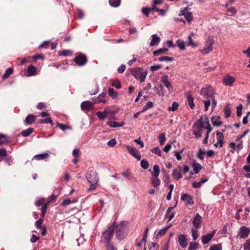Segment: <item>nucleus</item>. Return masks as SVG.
I'll return each mask as SVG.
<instances>
[{"label":"nucleus","mask_w":250,"mask_h":250,"mask_svg":"<svg viewBox=\"0 0 250 250\" xmlns=\"http://www.w3.org/2000/svg\"><path fill=\"white\" fill-rule=\"evenodd\" d=\"M72 54V52L69 50H63L59 53V55L61 56H70Z\"/></svg>","instance_id":"54"},{"label":"nucleus","mask_w":250,"mask_h":250,"mask_svg":"<svg viewBox=\"0 0 250 250\" xmlns=\"http://www.w3.org/2000/svg\"><path fill=\"white\" fill-rule=\"evenodd\" d=\"M126 148L127 150L130 152V153L135 158H136L138 160H140L141 156L138 153L137 149L135 147H132L129 146H126Z\"/></svg>","instance_id":"14"},{"label":"nucleus","mask_w":250,"mask_h":250,"mask_svg":"<svg viewBox=\"0 0 250 250\" xmlns=\"http://www.w3.org/2000/svg\"><path fill=\"white\" fill-rule=\"evenodd\" d=\"M86 178L88 182L90 184L88 190L95 189L98 185L99 179L97 173L94 170H91L86 175Z\"/></svg>","instance_id":"1"},{"label":"nucleus","mask_w":250,"mask_h":250,"mask_svg":"<svg viewBox=\"0 0 250 250\" xmlns=\"http://www.w3.org/2000/svg\"><path fill=\"white\" fill-rule=\"evenodd\" d=\"M56 124H57V126L60 127L61 129H62L63 131L67 129L70 128V127L69 126H68V125H66L61 124V123H59L58 122H57Z\"/></svg>","instance_id":"56"},{"label":"nucleus","mask_w":250,"mask_h":250,"mask_svg":"<svg viewBox=\"0 0 250 250\" xmlns=\"http://www.w3.org/2000/svg\"><path fill=\"white\" fill-rule=\"evenodd\" d=\"M198 243L194 242H191L189 244L188 250H196L198 248Z\"/></svg>","instance_id":"48"},{"label":"nucleus","mask_w":250,"mask_h":250,"mask_svg":"<svg viewBox=\"0 0 250 250\" xmlns=\"http://www.w3.org/2000/svg\"><path fill=\"white\" fill-rule=\"evenodd\" d=\"M211 121L214 126H219L222 124V122L220 120V116L212 117Z\"/></svg>","instance_id":"25"},{"label":"nucleus","mask_w":250,"mask_h":250,"mask_svg":"<svg viewBox=\"0 0 250 250\" xmlns=\"http://www.w3.org/2000/svg\"><path fill=\"white\" fill-rule=\"evenodd\" d=\"M181 200L184 201H187V204L191 206H192L194 204V202L192 197L188 194H182L181 196Z\"/></svg>","instance_id":"18"},{"label":"nucleus","mask_w":250,"mask_h":250,"mask_svg":"<svg viewBox=\"0 0 250 250\" xmlns=\"http://www.w3.org/2000/svg\"><path fill=\"white\" fill-rule=\"evenodd\" d=\"M205 154V151H203L202 149L200 148L198 150V152L197 153L198 158L203 161L204 160L203 155Z\"/></svg>","instance_id":"52"},{"label":"nucleus","mask_w":250,"mask_h":250,"mask_svg":"<svg viewBox=\"0 0 250 250\" xmlns=\"http://www.w3.org/2000/svg\"><path fill=\"white\" fill-rule=\"evenodd\" d=\"M115 223L108 227L101 236V241L105 244L112 243L111 239L113 236V232L115 229Z\"/></svg>","instance_id":"2"},{"label":"nucleus","mask_w":250,"mask_h":250,"mask_svg":"<svg viewBox=\"0 0 250 250\" xmlns=\"http://www.w3.org/2000/svg\"><path fill=\"white\" fill-rule=\"evenodd\" d=\"M122 175L124 177L127 178L129 180L133 179L132 177L130 172L128 169L126 170L124 172L122 173Z\"/></svg>","instance_id":"50"},{"label":"nucleus","mask_w":250,"mask_h":250,"mask_svg":"<svg viewBox=\"0 0 250 250\" xmlns=\"http://www.w3.org/2000/svg\"><path fill=\"white\" fill-rule=\"evenodd\" d=\"M13 72V69L12 68H8L5 72L4 74L2 76V78L5 79L9 77L10 75H11Z\"/></svg>","instance_id":"38"},{"label":"nucleus","mask_w":250,"mask_h":250,"mask_svg":"<svg viewBox=\"0 0 250 250\" xmlns=\"http://www.w3.org/2000/svg\"><path fill=\"white\" fill-rule=\"evenodd\" d=\"M216 233V230H213L211 233H208L202 237V242L204 244H208L213 237Z\"/></svg>","instance_id":"10"},{"label":"nucleus","mask_w":250,"mask_h":250,"mask_svg":"<svg viewBox=\"0 0 250 250\" xmlns=\"http://www.w3.org/2000/svg\"><path fill=\"white\" fill-rule=\"evenodd\" d=\"M200 94L205 98L210 99L215 97L216 93L212 86L208 85L201 89Z\"/></svg>","instance_id":"5"},{"label":"nucleus","mask_w":250,"mask_h":250,"mask_svg":"<svg viewBox=\"0 0 250 250\" xmlns=\"http://www.w3.org/2000/svg\"><path fill=\"white\" fill-rule=\"evenodd\" d=\"M202 222L201 216L199 214L197 213L192 221L193 226L196 229L199 228L201 226Z\"/></svg>","instance_id":"15"},{"label":"nucleus","mask_w":250,"mask_h":250,"mask_svg":"<svg viewBox=\"0 0 250 250\" xmlns=\"http://www.w3.org/2000/svg\"><path fill=\"white\" fill-rule=\"evenodd\" d=\"M208 178H206L204 179H202L199 182H194L192 183V186L194 188H199L201 187L202 184L205 183V182L208 181Z\"/></svg>","instance_id":"26"},{"label":"nucleus","mask_w":250,"mask_h":250,"mask_svg":"<svg viewBox=\"0 0 250 250\" xmlns=\"http://www.w3.org/2000/svg\"><path fill=\"white\" fill-rule=\"evenodd\" d=\"M174 207H169L167 208L166 214V217L168 218V222H169L175 216V213L171 212Z\"/></svg>","instance_id":"23"},{"label":"nucleus","mask_w":250,"mask_h":250,"mask_svg":"<svg viewBox=\"0 0 250 250\" xmlns=\"http://www.w3.org/2000/svg\"><path fill=\"white\" fill-rule=\"evenodd\" d=\"M108 95L113 99H115L118 96V93L113 88L108 89Z\"/></svg>","instance_id":"31"},{"label":"nucleus","mask_w":250,"mask_h":250,"mask_svg":"<svg viewBox=\"0 0 250 250\" xmlns=\"http://www.w3.org/2000/svg\"><path fill=\"white\" fill-rule=\"evenodd\" d=\"M49 153L48 152H45L42 154H40L36 155L34 156V159L40 161L45 159L49 157Z\"/></svg>","instance_id":"27"},{"label":"nucleus","mask_w":250,"mask_h":250,"mask_svg":"<svg viewBox=\"0 0 250 250\" xmlns=\"http://www.w3.org/2000/svg\"><path fill=\"white\" fill-rule=\"evenodd\" d=\"M206 120H207V126H204L203 127L204 128L207 129L208 130L206 134L208 135H209V134L210 133V132L212 130V128L210 126V125H209V120H208V118H206Z\"/></svg>","instance_id":"53"},{"label":"nucleus","mask_w":250,"mask_h":250,"mask_svg":"<svg viewBox=\"0 0 250 250\" xmlns=\"http://www.w3.org/2000/svg\"><path fill=\"white\" fill-rule=\"evenodd\" d=\"M235 81V78L229 75L225 76L223 79V83L228 86H231Z\"/></svg>","instance_id":"11"},{"label":"nucleus","mask_w":250,"mask_h":250,"mask_svg":"<svg viewBox=\"0 0 250 250\" xmlns=\"http://www.w3.org/2000/svg\"><path fill=\"white\" fill-rule=\"evenodd\" d=\"M192 167L194 170V173L195 174H197L199 173V170L202 169L203 167L202 166L199 164L198 163L194 162L192 164Z\"/></svg>","instance_id":"28"},{"label":"nucleus","mask_w":250,"mask_h":250,"mask_svg":"<svg viewBox=\"0 0 250 250\" xmlns=\"http://www.w3.org/2000/svg\"><path fill=\"white\" fill-rule=\"evenodd\" d=\"M7 143L6 140L5 136L3 134H0V145H2Z\"/></svg>","instance_id":"59"},{"label":"nucleus","mask_w":250,"mask_h":250,"mask_svg":"<svg viewBox=\"0 0 250 250\" xmlns=\"http://www.w3.org/2000/svg\"><path fill=\"white\" fill-rule=\"evenodd\" d=\"M34 131V129L32 127H29L25 130H23L21 132V134L23 137L29 136Z\"/></svg>","instance_id":"30"},{"label":"nucleus","mask_w":250,"mask_h":250,"mask_svg":"<svg viewBox=\"0 0 250 250\" xmlns=\"http://www.w3.org/2000/svg\"><path fill=\"white\" fill-rule=\"evenodd\" d=\"M250 233V229L249 228L243 226L241 227L238 235L241 239H245L248 237Z\"/></svg>","instance_id":"9"},{"label":"nucleus","mask_w":250,"mask_h":250,"mask_svg":"<svg viewBox=\"0 0 250 250\" xmlns=\"http://www.w3.org/2000/svg\"><path fill=\"white\" fill-rule=\"evenodd\" d=\"M176 45L181 49L184 50L185 49V42L182 40L178 39L176 41Z\"/></svg>","instance_id":"35"},{"label":"nucleus","mask_w":250,"mask_h":250,"mask_svg":"<svg viewBox=\"0 0 250 250\" xmlns=\"http://www.w3.org/2000/svg\"><path fill=\"white\" fill-rule=\"evenodd\" d=\"M166 229L163 228L162 229L159 230L156 234V237L158 238L159 237H161L163 236L166 232Z\"/></svg>","instance_id":"63"},{"label":"nucleus","mask_w":250,"mask_h":250,"mask_svg":"<svg viewBox=\"0 0 250 250\" xmlns=\"http://www.w3.org/2000/svg\"><path fill=\"white\" fill-rule=\"evenodd\" d=\"M36 68L35 66L31 65L27 69V75L28 76H34L36 74Z\"/></svg>","instance_id":"29"},{"label":"nucleus","mask_w":250,"mask_h":250,"mask_svg":"<svg viewBox=\"0 0 250 250\" xmlns=\"http://www.w3.org/2000/svg\"><path fill=\"white\" fill-rule=\"evenodd\" d=\"M121 0H109L110 5L113 7H118L119 6Z\"/></svg>","instance_id":"33"},{"label":"nucleus","mask_w":250,"mask_h":250,"mask_svg":"<svg viewBox=\"0 0 250 250\" xmlns=\"http://www.w3.org/2000/svg\"><path fill=\"white\" fill-rule=\"evenodd\" d=\"M183 15L184 16L188 23H190L193 20L192 13L188 11L187 13L183 14Z\"/></svg>","instance_id":"34"},{"label":"nucleus","mask_w":250,"mask_h":250,"mask_svg":"<svg viewBox=\"0 0 250 250\" xmlns=\"http://www.w3.org/2000/svg\"><path fill=\"white\" fill-rule=\"evenodd\" d=\"M216 136L217 142L220 143V147H222L224 144V135L222 132L217 131Z\"/></svg>","instance_id":"24"},{"label":"nucleus","mask_w":250,"mask_h":250,"mask_svg":"<svg viewBox=\"0 0 250 250\" xmlns=\"http://www.w3.org/2000/svg\"><path fill=\"white\" fill-rule=\"evenodd\" d=\"M202 125L203 122L201 121L200 122V125H198L197 123L194 124V127H196V128L194 129L193 131V134L197 138H199L202 136Z\"/></svg>","instance_id":"8"},{"label":"nucleus","mask_w":250,"mask_h":250,"mask_svg":"<svg viewBox=\"0 0 250 250\" xmlns=\"http://www.w3.org/2000/svg\"><path fill=\"white\" fill-rule=\"evenodd\" d=\"M151 40L150 42V46H153L158 45L160 42V38L157 34H153L151 37Z\"/></svg>","instance_id":"19"},{"label":"nucleus","mask_w":250,"mask_h":250,"mask_svg":"<svg viewBox=\"0 0 250 250\" xmlns=\"http://www.w3.org/2000/svg\"><path fill=\"white\" fill-rule=\"evenodd\" d=\"M36 118V116L33 114L28 115L24 120L25 124L26 125H31L34 122Z\"/></svg>","instance_id":"21"},{"label":"nucleus","mask_w":250,"mask_h":250,"mask_svg":"<svg viewBox=\"0 0 250 250\" xmlns=\"http://www.w3.org/2000/svg\"><path fill=\"white\" fill-rule=\"evenodd\" d=\"M178 242L180 246L183 248H185L188 246L187 239L185 235L180 234L178 236Z\"/></svg>","instance_id":"16"},{"label":"nucleus","mask_w":250,"mask_h":250,"mask_svg":"<svg viewBox=\"0 0 250 250\" xmlns=\"http://www.w3.org/2000/svg\"><path fill=\"white\" fill-rule=\"evenodd\" d=\"M39 124H47L52 123V121L50 118H47L44 120H39L38 122Z\"/></svg>","instance_id":"60"},{"label":"nucleus","mask_w":250,"mask_h":250,"mask_svg":"<svg viewBox=\"0 0 250 250\" xmlns=\"http://www.w3.org/2000/svg\"><path fill=\"white\" fill-rule=\"evenodd\" d=\"M191 232H192V236L193 238V240H196L199 234L198 233V230L196 229H191Z\"/></svg>","instance_id":"55"},{"label":"nucleus","mask_w":250,"mask_h":250,"mask_svg":"<svg viewBox=\"0 0 250 250\" xmlns=\"http://www.w3.org/2000/svg\"><path fill=\"white\" fill-rule=\"evenodd\" d=\"M96 114L98 118L101 120H104L106 116V114H104V110L103 112L98 111Z\"/></svg>","instance_id":"46"},{"label":"nucleus","mask_w":250,"mask_h":250,"mask_svg":"<svg viewBox=\"0 0 250 250\" xmlns=\"http://www.w3.org/2000/svg\"><path fill=\"white\" fill-rule=\"evenodd\" d=\"M152 183L154 187H157L160 186L161 181L158 177H154L152 178Z\"/></svg>","instance_id":"40"},{"label":"nucleus","mask_w":250,"mask_h":250,"mask_svg":"<svg viewBox=\"0 0 250 250\" xmlns=\"http://www.w3.org/2000/svg\"><path fill=\"white\" fill-rule=\"evenodd\" d=\"M209 250H222V244L219 243L213 245L210 247Z\"/></svg>","instance_id":"44"},{"label":"nucleus","mask_w":250,"mask_h":250,"mask_svg":"<svg viewBox=\"0 0 250 250\" xmlns=\"http://www.w3.org/2000/svg\"><path fill=\"white\" fill-rule=\"evenodd\" d=\"M160 62H171L174 59L173 57H170L168 56H162L160 57L158 59Z\"/></svg>","instance_id":"41"},{"label":"nucleus","mask_w":250,"mask_h":250,"mask_svg":"<svg viewBox=\"0 0 250 250\" xmlns=\"http://www.w3.org/2000/svg\"><path fill=\"white\" fill-rule=\"evenodd\" d=\"M107 124L110 127H117L123 126L125 125V123L124 122H114V121H109L107 122Z\"/></svg>","instance_id":"22"},{"label":"nucleus","mask_w":250,"mask_h":250,"mask_svg":"<svg viewBox=\"0 0 250 250\" xmlns=\"http://www.w3.org/2000/svg\"><path fill=\"white\" fill-rule=\"evenodd\" d=\"M93 103L89 101H84L81 103V107L83 111H89L93 108Z\"/></svg>","instance_id":"12"},{"label":"nucleus","mask_w":250,"mask_h":250,"mask_svg":"<svg viewBox=\"0 0 250 250\" xmlns=\"http://www.w3.org/2000/svg\"><path fill=\"white\" fill-rule=\"evenodd\" d=\"M215 43V40L213 37L208 36L205 42V45L203 48L200 50L201 52L204 55L208 54L213 50V45Z\"/></svg>","instance_id":"4"},{"label":"nucleus","mask_w":250,"mask_h":250,"mask_svg":"<svg viewBox=\"0 0 250 250\" xmlns=\"http://www.w3.org/2000/svg\"><path fill=\"white\" fill-rule=\"evenodd\" d=\"M132 74L137 79L139 80L140 83L144 82L145 81L147 75V71H143L142 68L138 67L132 70Z\"/></svg>","instance_id":"6"},{"label":"nucleus","mask_w":250,"mask_h":250,"mask_svg":"<svg viewBox=\"0 0 250 250\" xmlns=\"http://www.w3.org/2000/svg\"><path fill=\"white\" fill-rule=\"evenodd\" d=\"M105 92H102L101 94H99L98 96L96 98H92L94 104H99V103H105L106 102V100L105 99Z\"/></svg>","instance_id":"13"},{"label":"nucleus","mask_w":250,"mask_h":250,"mask_svg":"<svg viewBox=\"0 0 250 250\" xmlns=\"http://www.w3.org/2000/svg\"><path fill=\"white\" fill-rule=\"evenodd\" d=\"M181 170L180 166H179L177 168L173 170L172 176L174 179L179 180L183 177L181 172Z\"/></svg>","instance_id":"17"},{"label":"nucleus","mask_w":250,"mask_h":250,"mask_svg":"<svg viewBox=\"0 0 250 250\" xmlns=\"http://www.w3.org/2000/svg\"><path fill=\"white\" fill-rule=\"evenodd\" d=\"M188 46H191L192 47H196L198 44L196 43L193 42L191 39V36H189L188 37V41L187 42Z\"/></svg>","instance_id":"42"},{"label":"nucleus","mask_w":250,"mask_h":250,"mask_svg":"<svg viewBox=\"0 0 250 250\" xmlns=\"http://www.w3.org/2000/svg\"><path fill=\"white\" fill-rule=\"evenodd\" d=\"M112 85L116 87L117 88H120L121 87V83L120 82H119V80H115V81H114L112 83Z\"/></svg>","instance_id":"62"},{"label":"nucleus","mask_w":250,"mask_h":250,"mask_svg":"<svg viewBox=\"0 0 250 250\" xmlns=\"http://www.w3.org/2000/svg\"><path fill=\"white\" fill-rule=\"evenodd\" d=\"M141 167L145 169H147L149 167V164L147 161L145 159H143L141 162Z\"/></svg>","instance_id":"47"},{"label":"nucleus","mask_w":250,"mask_h":250,"mask_svg":"<svg viewBox=\"0 0 250 250\" xmlns=\"http://www.w3.org/2000/svg\"><path fill=\"white\" fill-rule=\"evenodd\" d=\"M106 250H116V248L114 246L113 243H110L108 244H105Z\"/></svg>","instance_id":"58"},{"label":"nucleus","mask_w":250,"mask_h":250,"mask_svg":"<svg viewBox=\"0 0 250 250\" xmlns=\"http://www.w3.org/2000/svg\"><path fill=\"white\" fill-rule=\"evenodd\" d=\"M160 173V168L158 165H155L153 166V172L152 173V175L154 177H158Z\"/></svg>","instance_id":"36"},{"label":"nucleus","mask_w":250,"mask_h":250,"mask_svg":"<svg viewBox=\"0 0 250 250\" xmlns=\"http://www.w3.org/2000/svg\"><path fill=\"white\" fill-rule=\"evenodd\" d=\"M178 106H179L177 102H175L173 103L171 106H169L168 107V110L174 111L178 109Z\"/></svg>","instance_id":"51"},{"label":"nucleus","mask_w":250,"mask_h":250,"mask_svg":"<svg viewBox=\"0 0 250 250\" xmlns=\"http://www.w3.org/2000/svg\"><path fill=\"white\" fill-rule=\"evenodd\" d=\"M104 114H106V116L110 115L111 116H114L115 115L116 112L111 109L110 106H107L104 108Z\"/></svg>","instance_id":"39"},{"label":"nucleus","mask_w":250,"mask_h":250,"mask_svg":"<svg viewBox=\"0 0 250 250\" xmlns=\"http://www.w3.org/2000/svg\"><path fill=\"white\" fill-rule=\"evenodd\" d=\"M227 10L228 12L230 13V14H229V16H233L236 13V10L234 7H229L228 8Z\"/></svg>","instance_id":"57"},{"label":"nucleus","mask_w":250,"mask_h":250,"mask_svg":"<svg viewBox=\"0 0 250 250\" xmlns=\"http://www.w3.org/2000/svg\"><path fill=\"white\" fill-rule=\"evenodd\" d=\"M74 61L78 65L83 66L86 63L87 59L84 54L80 53L75 57Z\"/></svg>","instance_id":"7"},{"label":"nucleus","mask_w":250,"mask_h":250,"mask_svg":"<svg viewBox=\"0 0 250 250\" xmlns=\"http://www.w3.org/2000/svg\"><path fill=\"white\" fill-rule=\"evenodd\" d=\"M153 106V103L152 102H148L146 105L143 107L142 112H145L147 110L151 108Z\"/></svg>","instance_id":"45"},{"label":"nucleus","mask_w":250,"mask_h":250,"mask_svg":"<svg viewBox=\"0 0 250 250\" xmlns=\"http://www.w3.org/2000/svg\"><path fill=\"white\" fill-rule=\"evenodd\" d=\"M162 66L160 64H157V65H152V66H151L150 68V70L152 71V72H154V71H155L158 69H160L161 68H162Z\"/></svg>","instance_id":"61"},{"label":"nucleus","mask_w":250,"mask_h":250,"mask_svg":"<svg viewBox=\"0 0 250 250\" xmlns=\"http://www.w3.org/2000/svg\"><path fill=\"white\" fill-rule=\"evenodd\" d=\"M158 139L161 145H163L166 140V134L165 133H161L159 134Z\"/></svg>","instance_id":"32"},{"label":"nucleus","mask_w":250,"mask_h":250,"mask_svg":"<svg viewBox=\"0 0 250 250\" xmlns=\"http://www.w3.org/2000/svg\"><path fill=\"white\" fill-rule=\"evenodd\" d=\"M151 151L153 153L157 154L159 156H161V150L158 146L153 148L151 149Z\"/></svg>","instance_id":"49"},{"label":"nucleus","mask_w":250,"mask_h":250,"mask_svg":"<svg viewBox=\"0 0 250 250\" xmlns=\"http://www.w3.org/2000/svg\"><path fill=\"white\" fill-rule=\"evenodd\" d=\"M244 250H250V238L246 241L244 246Z\"/></svg>","instance_id":"64"},{"label":"nucleus","mask_w":250,"mask_h":250,"mask_svg":"<svg viewBox=\"0 0 250 250\" xmlns=\"http://www.w3.org/2000/svg\"><path fill=\"white\" fill-rule=\"evenodd\" d=\"M187 99H188V103L189 107L191 109H194L195 108V104L194 103V99L192 95L190 93H187Z\"/></svg>","instance_id":"20"},{"label":"nucleus","mask_w":250,"mask_h":250,"mask_svg":"<svg viewBox=\"0 0 250 250\" xmlns=\"http://www.w3.org/2000/svg\"><path fill=\"white\" fill-rule=\"evenodd\" d=\"M77 201V199H74L73 200V201H71L69 199H64L63 201V202H62V206H63V207H65V206H66L67 205H69L72 202L75 203V202H76Z\"/></svg>","instance_id":"43"},{"label":"nucleus","mask_w":250,"mask_h":250,"mask_svg":"<svg viewBox=\"0 0 250 250\" xmlns=\"http://www.w3.org/2000/svg\"><path fill=\"white\" fill-rule=\"evenodd\" d=\"M168 51V49L167 48H160L157 50H155L153 52V54L155 56H158L163 53H165Z\"/></svg>","instance_id":"37"},{"label":"nucleus","mask_w":250,"mask_h":250,"mask_svg":"<svg viewBox=\"0 0 250 250\" xmlns=\"http://www.w3.org/2000/svg\"><path fill=\"white\" fill-rule=\"evenodd\" d=\"M127 224V222L122 221L116 227V237L118 240H121L125 238L126 235V226Z\"/></svg>","instance_id":"3"}]
</instances>
